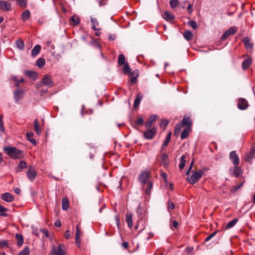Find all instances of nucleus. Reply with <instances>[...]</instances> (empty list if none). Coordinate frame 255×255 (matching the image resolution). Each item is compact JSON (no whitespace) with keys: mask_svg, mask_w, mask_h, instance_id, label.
I'll return each instance as SVG.
<instances>
[{"mask_svg":"<svg viewBox=\"0 0 255 255\" xmlns=\"http://www.w3.org/2000/svg\"><path fill=\"white\" fill-rule=\"evenodd\" d=\"M150 175L151 172L150 171H144L138 175V180L142 185H145L149 181L148 179Z\"/></svg>","mask_w":255,"mask_h":255,"instance_id":"7ed1b4c3","label":"nucleus"},{"mask_svg":"<svg viewBox=\"0 0 255 255\" xmlns=\"http://www.w3.org/2000/svg\"><path fill=\"white\" fill-rule=\"evenodd\" d=\"M237 31V28L235 26L231 27L229 29L224 32V39L228 36L233 35Z\"/></svg>","mask_w":255,"mask_h":255,"instance_id":"6ab92c4d","label":"nucleus"},{"mask_svg":"<svg viewBox=\"0 0 255 255\" xmlns=\"http://www.w3.org/2000/svg\"><path fill=\"white\" fill-rule=\"evenodd\" d=\"M238 221V220L237 219H234L232 220V221L229 222L226 225L225 229L227 230V229H230V228L233 227L236 224V223H237Z\"/></svg>","mask_w":255,"mask_h":255,"instance_id":"72a5a7b5","label":"nucleus"},{"mask_svg":"<svg viewBox=\"0 0 255 255\" xmlns=\"http://www.w3.org/2000/svg\"><path fill=\"white\" fill-rule=\"evenodd\" d=\"M30 15V13L29 10H25L21 15V18L23 21L27 20Z\"/></svg>","mask_w":255,"mask_h":255,"instance_id":"f704fd0d","label":"nucleus"},{"mask_svg":"<svg viewBox=\"0 0 255 255\" xmlns=\"http://www.w3.org/2000/svg\"><path fill=\"white\" fill-rule=\"evenodd\" d=\"M192 121L189 117H184L182 120V126H186L187 128H190L192 125Z\"/></svg>","mask_w":255,"mask_h":255,"instance_id":"4be33fe9","label":"nucleus"},{"mask_svg":"<svg viewBox=\"0 0 255 255\" xmlns=\"http://www.w3.org/2000/svg\"><path fill=\"white\" fill-rule=\"evenodd\" d=\"M184 37L187 40L189 41L192 38L193 34L190 31L186 30L185 31L184 33Z\"/></svg>","mask_w":255,"mask_h":255,"instance_id":"ea45409f","label":"nucleus"},{"mask_svg":"<svg viewBox=\"0 0 255 255\" xmlns=\"http://www.w3.org/2000/svg\"><path fill=\"white\" fill-rule=\"evenodd\" d=\"M26 174L28 179L31 181H33L36 177V172L31 167H29L26 172Z\"/></svg>","mask_w":255,"mask_h":255,"instance_id":"ddd939ff","label":"nucleus"},{"mask_svg":"<svg viewBox=\"0 0 255 255\" xmlns=\"http://www.w3.org/2000/svg\"><path fill=\"white\" fill-rule=\"evenodd\" d=\"M190 129V128H186L182 130L180 136L181 139H185L188 136Z\"/></svg>","mask_w":255,"mask_h":255,"instance_id":"2f4dec72","label":"nucleus"},{"mask_svg":"<svg viewBox=\"0 0 255 255\" xmlns=\"http://www.w3.org/2000/svg\"><path fill=\"white\" fill-rule=\"evenodd\" d=\"M192 173L191 176L187 177V180L189 183L194 184L202 177V172L201 171L196 170L192 171Z\"/></svg>","mask_w":255,"mask_h":255,"instance_id":"f03ea898","label":"nucleus"},{"mask_svg":"<svg viewBox=\"0 0 255 255\" xmlns=\"http://www.w3.org/2000/svg\"><path fill=\"white\" fill-rule=\"evenodd\" d=\"M134 123L136 125L141 126L143 125L144 120L141 117H138L136 120H134Z\"/></svg>","mask_w":255,"mask_h":255,"instance_id":"c03bdc74","label":"nucleus"},{"mask_svg":"<svg viewBox=\"0 0 255 255\" xmlns=\"http://www.w3.org/2000/svg\"><path fill=\"white\" fill-rule=\"evenodd\" d=\"M62 208L64 210H66L69 208V201L66 198L62 199Z\"/></svg>","mask_w":255,"mask_h":255,"instance_id":"7c9ffc66","label":"nucleus"},{"mask_svg":"<svg viewBox=\"0 0 255 255\" xmlns=\"http://www.w3.org/2000/svg\"><path fill=\"white\" fill-rule=\"evenodd\" d=\"M243 184V182L241 184L238 186H236L233 187V188L231 190V191L232 192H234L236 191L238 189H239Z\"/></svg>","mask_w":255,"mask_h":255,"instance_id":"0e129e2a","label":"nucleus"},{"mask_svg":"<svg viewBox=\"0 0 255 255\" xmlns=\"http://www.w3.org/2000/svg\"><path fill=\"white\" fill-rule=\"evenodd\" d=\"M128 75L130 77V82L132 84H134L136 82L137 78L138 76V71L137 70H135L133 71H131Z\"/></svg>","mask_w":255,"mask_h":255,"instance_id":"2eb2a0df","label":"nucleus"},{"mask_svg":"<svg viewBox=\"0 0 255 255\" xmlns=\"http://www.w3.org/2000/svg\"><path fill=\"white\" fill-rule=\"evenodd\" d=\"M163 18L168 21H173L175 19L174 15L168 11H165L163 15Z\"/></svg>","mask_w":255,"mask_h":255,"instance_id":"412c9836","label":"nucleus"},{"mask_svg":"<svg viewBox=\"0 0 255 255\" xmlns=\"http://www.w3.org/2000/svg\"><path fill=\"white\" fill-rule=\"evenodd\" d=\"M4 153L12 159H21L23 157L22 150L14 146H6L3 148Z\"/></svg>","mask_w":255,"mask_h":255,"instance_id":"f257e3e1","label":"nucleus"},{"mask_svg":"<svg viewBox=\"0 0 255 255\" xmlns=\"http://www.w3.org/2000/svg\"><path fill=\"white\" fill-rule=\"evenodd\" d=\"M237 106L240 110H245L248 108L249 103L246 99L240 98L238 99Z\"/></svg>","mask_w":255,"mask_h":255,"instance_id":"39448f33","label":"nucleus"},{"mask_svg":"<svg viewBox=\"0 0 255 255\" xmlns=\"http://www.w3.org/2000/svg\"><path fill=\"white\" fill-rule=\"evenodd\" d=\"M24 74L33 80H36L37 77V73L33 71L26 70L24 72Z\"/></svg>","mask_w":255,"mask_h":255,"instance_id":"aec40b11","label":"nucleus"},{"mask_svg":"<svg viewBox=\"0 0 255 255\" xmlns=\"http://www.w3.org/2000/svg\"><path fill=\"white\" fill-rule=\"evenodd\" d=\"M192 7H193V5L191 4V3H189L187 6V9L188 13L190 14H191L192 12V10H193Z\"/></svg>","mask_w":255,"mask_h":255,"instance_id":"69168bd1","label":"nucleus"},{"mask_svg":"<svg viewBox=\"0 0 255 255\" xmlns=\"http://www.w3.org/2000/svg\"><path fill=\"white\" fill-rule=\"evenodd\" d=\"M8 246V243L6 240H3L0 241V248L7 247Z\"/></svg>","mask_w":255,"mask_h":255,"instance_id":"13d9d810","label":"nucleus"},{"mask_svg":"<svg viewBox=\"0 0 255 255\" xmlns=\"http://www.w3.org/2000/svg\"><path fill=\"white\" fill-rule=\"evenodd\" d=\"M45 64V60L43 58H39L36 61V65L39 68L43 67Z\"/></svg>","mask_w":255,"mask_h":255,"instance_id":"4c0bfd02","label":"nucleus"},{"mask_svg":"<svg viewBox=\"0 0 255 255\" xmlns=\"http://www.w3.org/2000/svg\"><path fill=\"white\" fill-rule=\"evenodd\" d=\"M12 79L15 82H16L15 86L17 87L19 86L20 83H23L24 81V79L23 78H21L19 80H18L16 77H13Z\"/></svg>","mask_w":255,"mask_h":255,"instance_id":"4d7b16f0","label":"nucleus"},{"mask_svg":"<svg viewBox=\"0 0 255 255\" xmlns=\"http://www.w3.org/2000/svg\"><path fill=\"white\" fill-rule=\"evenodd\" d=\"M148 130L145 131L143 132V135L145 138L147 139H151L153 138L156 134V128H153L150 129H147Z\"/></svg>","mask_w":255,"mask_h":255,"instance_id":"20e7f679","label":"nucleus"},{"mask_svg":"<svg viewBox=\"0 0 255 255\" xmlns=\"http://www.w3.org/2000/svg\"><path fill=\"white\" fill-rule=\"evenodd\" d=\"M1 199L7 202H11L14 200V196L9 193H4L1 195Z\"/></svg>","mask_w":255,"mask_h":255,"instance_id":"f3484780","label":"nucleus"},{"mask_svg":"<svg viewBox=\"0 0 255 255\" xmlns=\"http://www.w3.org/2000/svg\"><path fill=\"white\" fill-rule=\"evenodd\" d=\"M64 236L66 239H69L70 238L71 235L69 233V230H67L66 231H65V232L64 233Z\"/></svg>","mask_w":255,"mask_h":255,"instance_id":"774afa93","label":"nucleus"},{"mask_svg":"<svg viewBox=\"0 0 255 255\" xmlns=\"http://www.w3.org/2000/svg\"><path fill=\"white\" fill-rule=\"evenodd\" d=\"M41 82L42 84L45 86L52 87L54 85V83L52 81L51 77L48 75H46L44 76Z\"/></svg>","mask_w":255,"mask_h":255,"instance_id":"0eeeda50","label":"nucleus"},{"mask_svg":"<svg viewBox=\"0 0 255 255\" xmlns=\"http://www.w3.org/2000/svg\"><path fill=\"white\" fill-rule=\"evenodd\" d=\"M17 47L20 50H23L24 48V44L23 40L18 39L16 42Z\"/></svg>","mask_w":255,"mask_h":255,"instance_id":"79ce46f5","label":"nucleus"},{"mask_svg":"<svg viewBox=\"0 0 255 255\" xmlns=\"http://www.w3.org/2000/svg\"><path fill=\"white\" fill-rule=\"evenodd\" d=\"M193 251V247H188L185 248V252L188 254L190 255L192 254V252Z\"/></svg>","mask_w":255,"mask_h":255,"instance_id":"bf43d9fd","label":"nucleus"},{"mask_svg":"<svg viewBox=\"0 0 255 255\" xmlns=\"http://www.w3.org/2000/svg\"><path fill=\"white\" fill-rule=\"evenodd\" d=\"M160 175L164 179L165 181L167 182V174L166 173L163 172L162 170H161L160 171Z\"/></svg>","mask_w":255,"mask_h":255,"instance_id":"e2e57ef3","label":"nucleus"},{"mask_svg":"<svg viewBox=\"0 0 255 255\" xmlns=\"http://www.w3.org/2000/svg\"><path fill=\"white\" fill-rule=\"evenodd\" d=\"M230 174L232 176H234L236 177L240 176L242 174L241 169L240 167L235 165L234 168H231L230 169Z\"/></svg>","mask_w":255,"mask_h":255,"instance_id":"1a4fd4ad","label":"nucleus"},{"mask_svg":"<svg viewBox=\"0 0 255 255\" xmlns=\"http://www.w3.org/2000/svg\"><path fill=\"white\" fill-rule=\"evenodd\" d=\"M19 255H29V249L26 247L24 249L19 253Z\"/></svg>","mask_w":255,"mask_h":255,"instance_id":"09e8293b","label":"nucleus"},{"mask_svg":"<svg viewBox=\"0 0 255 255\" xmlns=\"http://www.w3.org/2000/svg\"><path fill=\"white\" fill-rule=\"evenodd\" d=\"M255 154V146H253L252 148L251 149L250 151L249 152V154L247 155V158L246 159V160L248 161H250V159H252L254 157Z\"/></svg>","mask_w":255,"mask_h":255,"instance_id":"c756f323","label":"nucleus"},{"mask_svg":"<svg viewBox=\"0 0 255 255\" xmlns=\"http://www.w3.org/2000/svg\"><path fill=\"white\" fill-rule=\"evenodd\" d=\"M6 211H7V209L0 204V215L3 217H6L7 215L4 213Z\"/></svg>","mask_w":255,"mask_h":255,"instance_id":"a18cd8bd","label":"nucleus"},{"mask_svg":"<svg viewBox=\"0 0 255 255\" xmlns=\"http://www.w3.org/2000/svg\"><path fill=\"white\" fill-rule=\"evenodd\" d=\"M76 233L75 235V242L78 248H80L81 245V240L80 237L82 235L83 232L81 230L80 225L77 224L76 226Z\"/></svg>","mask_w":255,"mask_h":255,"instance_id":"423d86ee","label":"nucleus"},{"mask_svg":"<svg viewBox=\"0 0 255 255\" xmlns=\"http://www.w3.org/2000/svg\"><path fill=\"white\" fill-rule=\"evenodd\" d=\"M118 62L120 66H122L125 64V57L124 54H121L119 55Z\"/></svg>","mask_w":255,"mask_h":255,"instance_id":"58836bf2","label":"nucleus"},{"mask_svg":"<svg viewBox=\"0 0 255 255\" xmlns=\"http://www.w3.org/2000/svg\"><path fill=\"white\" fill-rule=\"evenodd\" d=\"M3 116L0 115V130L2 132L4 131V128L3 126Z\"/></svg>","mask_w":255,"mask_h":255,"instance_id":"5fc2aeb1","label":"nucleus"},{"mask_svg":"<svg viewBox=\"0 0 255 255\" xmlns=\"http://www.w3.org/2000/svg\"><path fill=\"white\" fill-rule=\"evenodd\" d=\"M23 91L22 90H18L14 92V98L15 102L18 103L23 98Z\"/></svg>","mask_w":255,"mask_h":255,"instance_id":"4468645a","label":"nucleus"},{"mask_svg":"<svg viewBox=\"0 0 255 255\" xmlns=\"http://www.w3.org/2000/svg\"><path fill=\"white\" fill-rule=\"evenodd\" d=\"M33 133L32 132H28L26 133V136H27V139L28 140L29 138H32V137L33 136Z\"/></svg>","mask_w":255,"mask_h":255,"instance_id":"338daca9","label":"nucleus"},{"mask_svg":"<svg viewBox=\"0 0 255 255\" xmlns=\"http://www.w3.org/2000/svg\"><path fill=\"white\" fill-rule=\"evenodd\" d=\"M252 58L250 57H248L247 58H246L243 61L242 64V68L244 70L248 69L249 68V67L250 66V65L252 64Z\"/></svg>","mask_w":255,"mask_h":255,"instance_id":"a211bd4d","label":"nucleus"},{"mask_svg":"<svg viewBox=\"0 0 255 255\" xmlns=\"http://www.w3.org/2000/svg\"><path fill=\"white\" fill-rule=\"evenodd\" d=\"M11 4L4 0L0 1V9L3 11H8L11 10Z\"/></svg>","mask_w":255,"mask_h":255,"instance_id":"f8f14e48","label":"nucleus"},{"mask_svg":"<svg viewBox=\"0 0 255 255\" xmlns=\"http://www.w3.org/2000/svg\"><path fill=\"white\" fill-rule=\"evenodd\" d=\"M122 71L125 75H128V74L131 71L128 63L124 64V67L122 69Z\"/></svg>","mask_w":255,"mask_h":255,"instance_id":"e433bc0d","label":"nucleus"},{"mask_svg":"<svg viewBox=\"0 0 255 255\" xmlns=\"http://www.w3.org/2000/svg\"><path fill=\"white\" fill-rule=\"evenodd\" d=\"M126 221L128 224V226L129 227L131 228L132 226V216L131 215H127L126 217Z\"/></svg>","mask_w":255,"mask_h":255,"instance_id":"de8ad7c7","label":"nucleus"},{"mask_svg":"<svg viewBox=\"0 0 255 255\" xmlns=\"http://www.w3.org/2000/svg\"><path fill=\"white\" fill-rule=\"evenodd\" d=\"M243 42L247 48H253V44L250 42V39L248 37H244L243 39Z\"/></svg>","mask_w":255,"mask_h":255,"instance_id":"393cba45","label":"nucleus"},{"mask_svg":"<svg viewBox=\"0 0 255 255\" xmlns=\"http://www.w3.org/2000/svg\"><path fill=\"white\" fill-rule=\"evenodd\" d=\"M167 208L168 210H173L175 208V205L173 202H171L170 201H169Z\"/></svg>","mask_w":255,"mask_h":255,"instance_id":"052dcab7","label":"nucleus"},{"mask_svg":"<svg viewBox=\"0 0 255 255\" xmlns=\"http://www.w3.org/2000/svg\"><path fill=\"white\" fill-rule=\"evenodd\" d=\"M157 116L156 115H153L151 117H150L148 118L147 121L145 124V127L146 128H150L152 127L153 123H154L157 120Z\"/></svg>","mask_w":255,"mask_h":255,"instance_id":"9d476101","label":"nucleus"},{"mask_svg":"<svg viewBox=\"0 0 255 255\" xmlns=\"http://www.w3.org/2000/svg\"><path fill=\"white\" fill-rule=\"evenodd\" d=\"M169 123V121L167 120H162L160 122V126L161 127H163V129H165L166 126Z\"/></svg>","mask_w":255,"mask_h":255,"instance_id":"603ef678","label":"nucleus"},{"mask_svg":"<svg viewBox=\"0 0 255 255\" xmlns=\"http://www.w3.org/2000/svg\"><path fill=\"white\" fill-rule=\"evenodd\" d=\"M171 132H169L167 136H166V138L163 142V146H167L168 145L170 139H171Z\"/></svg>","mask_w":255,"mask_h":255,"instance_id":"37998d69","label":"nucleus"},{"mask_svg":"<svg viewBox=\"0 0 255 255\" xmlns=\"http://www.w3.org/2000/svg\"><path fill=\"white\" fill-rule=\"evenodd\" d=\"M194 161L193 160L191 163H190V164L189 165V167L188 168V170L187 171L186 173V175H188L190 173V171L192 169V168H193V166L194 165Z\"/></svg>","mask_w":255,"mask_h":255,"instance_id":"680f3d73","label":"nucleus"},{"mask_svg":"<svg viewBox=\"0 0 255 255\" xmlns=\"http://www.w3.org/2000/svg\"><path fill=\"white\" fill-rule=\"evenodd\" d=\"M18 5L21 7H24L26 6V0H16Z\"/></svg>","mask_w":255,"mask_h":255,"instance_id":"3c124183","label":"nucleus"},{"mask_svg":"<svg viewBox=\"0 0 255 255\" xmlns=\"http://www.w3.org/2000/svg\"><path fill=\"white\" fill-rule=\"evenodd\" d=\"M188 24L194 29H196L197 28V24L195 21L191 20L188 22Z\"/></svg>","mask_w":255,"mask_h":255,"instance_id":"6e6d98bb","label":"nucleus"},{"mask_svg":"<svg viewBox=\"0 0 255 255\" xmlns=\"http://www.w3.org/2000/svg\"><path fill=\"white\" fill-rule=\"evenodd\" d=\"M64 248L65 246L63 244H60L57 248L55 247L53 248L52 252L54 253L55 255H65Z\"/></svg>","mask_w":255,"mask_h":255,"instance_id":"6e6552de","label":"nucleus"},{"mask_svg":"<svg viewBox=\"0 0 255 255\" xmlns=\"http://www.w3.org/2000/svg\"><path fill=\"white\" fill-rule=\"evenodd\" d=\"M34 129L36 131V133L39 135L41 133V130L40 128V125L39 121L37 119H35L34 122Z\"/></svg>","mask_w":255,"mask_h":255,"instance_id":"cd10ccee","label":"nucleus"},{"mask_svg":"<svg viewBox=\"0 0 255 255\" xmlns=\"http://www.w3.org/2000/svg\"><path fill=\"white\" fill-rule=\"evenodd\" d=\"M182 125L180 124H177L175 127V129H174V134L175 135H178V133L180 132V130H181V127H182Z\"/></svg>","mask_w":255,"mask_h":255,"instance_id":"49530a36","label":"nucleus"},{"mask_svg":"<svg viewBox=\"0 0 255 255\" xmlns=\"http://www.w3.org/2000/svg\"><path fill=\"white\" fill-rule=\"evenodd\" d=\"M179 2V0H170L169 1L170 5L172 8L176 7Z\"/></svg>","mask_w":255,"mask_h":255,"instance_id":"8fccbe9b","label":"nucleus"},{"mask_svg":"<svg viewBox=\"0 0 255 255\" xmlns=\"http://www.w3.org/2000/svg\"><path fill=\"white\" fill-rule=\"evenodd\" d=\"M70 21L74 25H78L80 22V19L78 16L72 15L70 18Z\"/></svg>","mask_w":255,"mask_h":255,"instance_id":"a19ab883","label":"nucleus"},{"mask_svg":"<svg viewBox=\"0 0 255 255\" xmlns=\"http://www.w3.org/2000/svg\"><path fill=\"white\" fill-rule=\"evenodd\" d=\"M161 162L163 165L165 166H166L169 165V160L168 158V156L166 153H163L161 155Z\"/></svg>","mask_w":255,"mask_h":255,"instance_id":"b1692460","label":"nucleus"},{"mask_svg":"<svg viewBox=\"0 0 255 255\" xmlns=\"http://www.w3.org/2000/svg\"><path fill=\"white\" fill-rule=\"evenodd\" d=\"M229 158L235 165H237L239 164V158L235 151H232L230 152Z\"/></svg>","mask_w":255,"mask_h":255,"instance_id":"9b49d317","label":"nucleus"},{"mask_svg":"<svg viewBox=\"0 0 255 255\" xmlns=\"http://www.w3.org/2000/svg\"><path fill=\"white\" fill-rule=\"evenodd\" d=\"M41 50V46L39 45H36L31 50V55L35 57L38 54Z\"/></svg>","mask_w":255,"mask_h":255,"instance_id":"a878e982","label":"nucleus"},{"mask_svg":"<svg viewBox=\"0 0 255 255\" xmlns=\"http://www.w3.org/2000/svg\"><path fill=\"white\" fill-rule=\"evenodd\" d=\"M91 22L92 25V28L95 31H100L101 27L99 26V22L96 18L91 17Z\"/></svg>","mask_w":255,"mask_h":255,"instance_id":"dca6fc26","label":"nucleus"},{"mask_svg":"<svg viewBox=\"0 0 255 255\" xmlns=\"http://www.w3.org/2000/svg\"><path fill=\"white\" fill-rule=\"evenodd\" d=\"M185 158V156L184 155H182L180 158V164L179 165V168L180 170H182L185 167L186 163Z\"/></svg>","mask_w":255,"mask_h":255,"instance_id":"c9c22d12","label":"nucleus"},{"mask_svg":"<svg viewBox=\"0 0 255 255\" xmlns=\"http://www.w3.org/2000/svg\"><path fill=\"white\" fill-rule=\"evenodd\" d=\"M217 233V231H215L208 236L205 239V242H207L210 241L213 237H214Z\"/></svg>","mask_w":255,"mask_h":255,"instance_id":"864d4df0","label":"nucleus"},{"mask_svg":"<svg viewBox=\"0 0 255 255\" xmlns=\"http://www.w3.org/2000/svg\"><path fill=\"white\" fill-rule=\"evenodd\" d=\"M15 238L17 241V245L20 247L23 243V237L21 234H16Z\"/></svg>","mask_w":255,"mask_h":255,"instance_id":"c85d7f7f","label":"nucleus"},{"mask_svg":"<svg viewBox=\"0 0 255 255\" xmlns=\"http://www.w3.org/2000/svg\"><path fill=\"white\" fill-rule=\"evenodd\" d=\"M26 167V163L24 161H20L18 166L16 168V172H19L22 171V169Z\"/></svg>","mask_w":255,"mask_h":255,"instance_id":"bb28decb","label":"nucleus"},{"mask_svg":"<svg viewBox=\"0 0 255 255\" xmlns=\"http://www.w3.org/2000/svg\"><path fill=\"white\" fill-rule=\"evenodd\" d=\"M143 95L141 93H138L135 97V99L134 102L133 108H136L138 107L140 103V101L142 99Z\"/></svg>","mask_w":255,"mask_h":255,"instance_id":"5701e85b","label":"nucleus"},{"mask_svg":"<svg viewBox=\"0 0 255 255\" xmlns=\"http://www.w3.org/2000/svg\"><path fill=\"white\" fill-rule=\"evenodd\" d=\"M146 183L147 185L145 188V193L146 194L149 195L151 192V189L153 186V183L151 181H148Z\"/></svg>","mask_w":255,"mask_h":255,"instance_id":"473e14b6","label":"nucleus"}]
</instances>
